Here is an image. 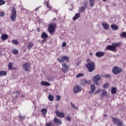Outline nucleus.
I'll return each instance as SVG.
<instances>
[{
	"label": "nucleus",
	"mask_w": 126,
	"mask_h": 126,
	"mask_svg": "<svg viewBox=\"0 0 126 126\" xmlns=\"http://www.w3.org/2000/svg\"><path fill=\"white\" fill-rule=\"evenodd\" d=\"M87 64L86 65L87 68H88L89 72H92L95 70V62H93L90 59H88L87 60Z\"/></svg>",
	"instance_id": "nucleus-1"
},
{
	"label": "nucleus",
	"mask_w": 126,
	"mask_h": 126,
	"mask_svg": "<svg viewBox=\"0 0 126 126\" xmlns=\"http://www.w3.org/2000/svg\"><path fill=\"white\" fill-rule=\"evenodd\" d=\"M112 121L113 122L114 124L116 125L117 126H124V121H121V120L116 117L112 118Z\"/></svg>",
	"instance_id": "nucleus-2"
},
{
	"label": "nucleus",
	"mask_w": 126,
	"mask_h": 126,
	"mask_svg": "<svg viewBox=\"0 0 126 126\" xmlns=\"http://www.w3.org/2000/svg\"><path fill=\"white\" fill-rule=\"evenodd\" d=\"M112 72L114 74H120L121 72H123V69L118 66H114L112 68Z\"/></svg>",
	"instance_id": "nucleus-3"
},
{
	"label": "nucleus",
	"mask_w": 126,
	"mask_h": 126,
	"mask_svg": "<svg viewBox=\"0 0 126 126\" xmlns=\"http://www.w3.org/2000/svg\"><path fill=\"white\" fill-rule=\"evenodd\" d=\"M11 21L14 22L16 19V9L14 7H12V13L10 16Z\"/></svg>",
	"instance_id": "nucleus-4"
},
{
	"label": "nucleus",
	"mask_w": 126,
	"mask_h": 126,
	"mask_svg": "<svg viewBox=\"0 0 126 126\" xmlns=\"http://www.w3.org/2000/svg\"><path fill=\"white\" fill-rule=\"evenodd\" d=\"M62 70L63 73H66L69 70V64L66 63H63L62 64Z\"/></svg>",
	"instance_id": "nucleus-5"
},
{
	"label": "nucleus",
	"mask_w": 126,
	"mask_h": 126,
	"mask_svg": "<svg viewBox=\"0 0 126 126\" xmlns=\"http://www.w3.org/2000/svg\"><path fill=\"white\" fill-rule=\"evenodd\" d=\"M55 28H57V24L55 23L50 24L49 25L48 31L49 33H54L55 32Z\"/></svg>",
	"instance_id": "nucleus-6"
},
{
	"label": "nucleus",
	"mask_w": 126,
	"mask_h": 126,
	"mask_svg": "<svg viewBox=\"0 0 126 126\" xmlns=\"http://www.w3.org/2000/svg\"><path fill=\"white\" fill-rule=\"evenodd\" d=\"M101 76H100L99 74H97L93 77V81L94 82V83L95 84V85H98L99 83H98V81H99V80H101Z\"/></svg>",
	"instance_id": "nucleus-7"
},
{
	"label": "nucleus",
	"mask_w": 126,
	"mask_h": 126,
	"mask_svg": "<svg viewBox=\"0 0 126 126\" xmlns=\"http://www.w3.org/2000/svg\"><path fill=\"white\" fill-rule=\"evenodd\" d=\"M68 60H69V57L66 56H62L61 58L57 59V61H58L60 63H63L65 61H68Z\"/></svg>",
	"instance_id": "nucleus-8"
},
{
	"label": "nucleus",
	"mask_w": 126,
	"mask_h": 126,
	"mask_svg": "<svg viewBox=\"0 0 126 126\" xmlns=\"http://www.w3.org/2000/svg\"><path fill=\"white\" fill-rule=\"evenodd\" d=\"M30 63H27L23 64L22 67L25 71H29L30 70Z\"/></svg>",
	"instance_id": "nucleus-9"
},
{
	"label": "nucleus",
	"mask_w": 126,
	"mask_h": 126,
	"mask_svg": "<svg viewBox=\"0 0 126 126\" xmlns=\"http://www.w3.org/2000/svg\"><path fill=\"white\" fill-rule=\"evenodd\" d=\"M91 84V81L86 80V79H83L80 81V84L82 86H86V84Z\"/></svg>",
	"instance_id": "nucleus-10"
},
{
	"label": "nucleus",
	"mask_w": 126,
	"mask_h": 126,
	"mask_svg": "<svg viewBox=\"0 0 126 126\" xmlns=\"http://www.w3.org/2000/svg\"><path fill=\"white\" fill-rule=\"evenodd\" d=\"M82 91V88L81 87L77 86L74 88V93H79Z\"/></svg>",
	"instance_id": "nucleus-11"
},
{
	"label": "nucleus",
	"mask_w": 126,
	"mask_h": 126,
	"mask_svg": "<svg viewBox=\"0 0 126 126\" xmlns=\"http://www.w3.org/2000/svg\"><path fill=\"white\" fill-rule=\"evenodd\" d=\"M91 90L89 92V94H90V95H93V94H94V92H95V90H96L95 85H92L91 86Z\"/></svg>",
	"instance_id": "nucleus-12"
},
{
	"label": "nucleus",
	"mask_w": 126,
	"mask_h": 126,
	"mask_svg": "<svg viewBox=\"0 0 126 126\" xmlns=\"http://www.w3.org/2000/svg\"><path fill=\"white\" fill-rule=\"evenodd\" d=\"M55 114L56 116L59 117V118H64V116H65L64 113L63 112H60L59 110H56L55 111Z\"/></svg>",
	"instance_id": "nucleus-13"
},
{
	"label": "nucleus",
	"mask_w": 126,
	"mask_h": 126,
	"mask_svg": "<svg viewBox=\"0 0 126 126\" xmlns=\"http://www.w3.org/2000/svg\"><path fill=\"white\" fill-rule=\"evenodd\" d=\"M53 123H55L57 126H60V125H62V120L55 117L53 119Z\"/></svg>",
	"instance_id": "nucleus-14"
},
{
	"label": "nucleus",
	"mask_w": 126,
	"mask_h": 126,
	"mask_svg": "<svg viewBox=\"0 0 126 126\" xmlns=\"http://www.w3.org/2000/svg\"><path fill=\"white\" fill-rule=\"evenodd\" d=\"M95 56L97 57V58H101L105 56V53L102 51L97 52L95 53Z\"/></svg>",
	"instance_id": "nucleus-15"
},
{
	"label": "nucleus",
	"mask_w": 126,
	"mask_h": 126,
	"mask_svg": "<svg viewBox=\"0 0 126 126\" xmlns=\"http://www.w3.org/2000/svg\"><path fill=\"white\" fill-rule=\"evenodd\" d=\"M107 50L112 52H116V48L112 45H108L106 46Z\"/></svg>",
	"instance_id": "nucleus-16"
},
{
	"label": "nucleus",
	"mask_w": 126,
	"mask_h": 126,
	"mask_svg": "<svg viewBox=\"0 0 126 126\" xmlns=\"http://www.w3.org/2000/svg\"><path fill=\"white\" fill-rule=\"evenodd\" d=\"M107 91L106 90H104L102 91L101 95H100V98H103L104 97H108V94H107Z\"/></svg>",
	"instance_id": "nucleus-17"
},
{
	"label": "nucleus",
	"mask_w": 126,
	"mask_h": 126,
	"mask_svg": "<svg viewBox=\"0 0 126 126\" xmlns=\"http://www.w3.org/2000/svg\"><path fill=\"white\" fill-rule=\"evenodd\" d=\"M41 84L42 85V86H51V84H50L49 82H45V81H41Z\"/></svg>",
	"instance_id": "nucleus-18"
},
{
	"label": "nucleus",
	"mask_w": 126,
	"mask_h": 126,
	"mask_svg": "<svg viewBox=\"0 0 126 126\" xmlns=\"http://www.w3.org/2000/svg\"><path fill=\"white\" fill-rule=\"evenodd\" d=\"M102 25L105 30H108V29H109V27H110V26L107 24V23L103 22L102 23Z\"/></svg>",
	"instance_id": "nucleus-19"
},
{
	"label": "nucleus",
	"mask_w": 126,
	"mask_h": 126,
	"mask_svg": "<svg viewBox=\"0 0 126 126\" xmlns=\"http://www.w3.org/2000/svg\"><path fill=\"white\" fill-rule=\"evenodd\" d=\"M8 38V35L5 34H2L1 36V39L3 41L6 40V39Z\"/></svg>",
	"instance_id": "nucleus-20"
},
{
	"label": "nucleus",
	"mask_w": 126,
	"mask_h": 126,
	"mask_svg": "<svg viewBox=\"0 0 126 126\" xmlns=\"http://www.w3.org/2000/svg\"><path fill=\"white\" fill-rule=\"evenodd\" d=\"M111 27L112 29L113 30H114V31L116 30H118V29H119V27L115 24L111 25Z\"/></svg>",
	"instance_id": "nucleus-21"
},
{
	"label": "nucleus",
	"mask_w": 126,
	"mask_h": 126,
	"mask_svg": "<svg viewBox=\"0 0 126 126\" xmlns=\"http://www.w3.org/2000/svg\"><path fill=\"white\" fill-rule=\"evenodd\" d=\"M41 38H45V39H48V34L46 33V32H44L41 34Z\"/></svg>",
	"instance_id": "nucleus-22"
},
{
	"label": "nucleus",
	"mask_w": 126,
	"mask_h": 126,
	"mask_svg": "<svg viewBox=\"0 0 126 126\" xmlns=\"http://www.w3.org/2000/svg\"><path fill=\"white\" fill-rule=\"evenodd\" d=\"M90 1V5L91 7H93L94 5L95 4V0H89Z\"/></svg>",
	"instance_id": "nucleus-23"
},
{
	"label": "nucleus",
	"mask_w": 126,
	"mask_h": 126,
	"mask_svg": "<svg viewBox=\"0 0 126 126\" xmlns=\"http://www.w3.org/2000/svg\"><path fill=\"white\" fill-rule=\"evenodd\" d=\"M6 71H0V76H5L7 74Z\"/></svg>",
	"instance_id": "nucleus-24"
},
{
	"label": "nucleus",
	"mask_w": 126,
	"mask_h": 126,
	"mask_svg": "<svg viewBox=\"0 0 126 126\" xmlns=\"http://www.w3.org/2000/svg\"><path fill=\"white\" fill-rule=\"evenodd\" d=\"M33 46H34V43H33V42H30L28 45V50H31V48Z\"/></svg>",
	"instance_id": "nucleus-25"
},
{
	"label": "nucleus",
	"mask_w": 126,
	"mask_h": 126,
	"mask_svg": "<svg viewBox=\"0 0 126 126\" xmlns=\"http://www.w3.org/2000/svg\"><path fill=\"white\" fill-rule=\"evenodd\" d=\"M79 17H80V14L77 13L73 18V20H76V19H78Z\"/></svg>",
	"instance_id": "nucleus-26"
},
{
	"label": "nucleus",
	"mask_w": 126,
	"mask_h": 126,
	"mask_svg": "<svg viewBox=\"0 0 126 126\" xmlns=\"http://www.w3.org/2000/svg\"><path fill=\"white\" fill-rule=\"evenodd\" d=\"M112 94H116L117 93V88L113 87L111 89Z\"/></svg>",
	"instance_id": "nucleus-27"
},
{
	"label": "nucleus",
	"mask_w": 126,
	"mask_h": 126,
	"mask_svg": "<svg viewBox=\"0 0 126 126\" xmlns=\"http://www.w3.org/2000/svg\"><path fill=\"white\" fill-rule=\"evenodd\" d=\"M46 126H55V124H54V122H49V123H46Z\"/></svg>",
	"instance_id": "nucleus-28"
},
{
	"label": "nucleus",
	"mask_w": 126,
	"mask_h": 126,
	"mask_svg": "<svg viewBox=\"0 0 126 126\" xmlns=\"http://www.w3.org/2000/svg\"><path fill=\"white\" fill-rule=\"evenodd\" d=\"M70 105L73 109H74L75 110H78V107L75 106V105H74L72 102L70 103Z\"/></svg>",
	"instance_id": "nucleus-29"
},
{
	"label": "nucleus",
	"mask_w": 126,
	"mask_h": 126,
	"mask_svg": "<svg viewBox=\"0 0 126 126\" xmlns=\"http://www.w3.org/2000/svg\"><path fill=\"white\" fill-rule=\"evenodd\" d=\"M48 99L49 101L52 102V101H54V96H53V95L49 94L48 95Z\"/></svg>",
	"instance_id": "nucleus-30"
},
{
	"label": "nucleus",
	"mask_w": 126,
	"mask_h": 126,
	"mask_svg": "<svg viewBox=\"0 0 126 126\" xmlns=\"http://www.w3.org/2000/svg\"><path fill=\"white\" fill-rule=\"evenodd\" d=\"M41 113L43 114V115H45L47 114V109L43 108L41 110Z\"/></svg>",
	"instance_id": "nucleus-31"
},
{
	"label": "nucleus",
	"mask_w": 126,
	"mask_h": 126,
	"mask_svg": "<svg viewBox=\"0 0 126 126\" xmlns=\"http://www.w3.org/2000/svg\"><path fill=\"white\" fill-rule=\"evenodd\" d=\"M120 37L122 38L123 37V38H126V32H123L120 34Z\"/></svg>",
	"instance_id": "nucleus-32"
},
{
	"label": "nucleus",
	"mask_w": 126,
	"mask_h": 126,
	"mask_svg": "<svg viewBox=\"0 0 126 126\" xmlns=\"http://www.w3.org/2000/svg\"><path fill=\"white\" fill-rule=\"evenodd\" d=\"M88 4V1L87 0H85L83 3V6L85 8H87V4Z\"/></svg>",
	"instance_id": "nucleus-33"
},
{
	"label": "nucleus",
	"mask_w": 126,
	"mask_h": 126,
	"mask_svg": "<svg viewBox=\"0 0 126 126\" xmlns=\"http://www.w3.org/2000/svg\"><path fill=\"white\" fill-rule=\"evenodd\" d=\"M85 8H85L84 6H81L79 10V12H83V11H85Z\"/></svg>",
	"instance_id": "nucleus-34"
},
{
	"label": "nucleus",
	"mask_w": 126,
	"mask_h": 126,
	"mask_svg": "<svg viewBox=\"0 0 126 126\" xmlns=\"http://www.w3.org/2000/svg\"><path fill=\"white\" fill-rule=\"evenodd\" d=\"M112 46H113L114 48H116L117 47H120V43H112Z\"/></svg>",
	"instance_id": "nucleus-35"
},
{
	"label": "nucleus",
	"mask_w": 126,
	"mask_h": 126,
	"mask_svg": "<svg viewBox=\"0 0 126 126\" xmlns=\"http://www.w3.org/2000/svg\"><path fill=\"white\" fill-rule=\"evenodd\" d=\"M13 64V63H9L8 65V68L10 70V69H13V68H12V65Z\"/></svg>",
	"instance_id": "nucleus-36"
},
{
	"label": "nucleus",
	"mask_w": 126,
	"mask_h": 126,
	"mask_svg": "<svg viewBox=\"0 0 126 126\" xmlns=\"http://www.w3.org/2000/svg\"><path fill=\"white\" fill-rule=\"evenodd\" d=\"M5 4V1L4 0H0V6Z\"/></svg>",
	"instance_id": "nucleus-37"
},
{
	"label": "nucleus",
	"mask_w": 126,
	"mask_h": 126,
	"mask_svg": "<svg viewBox=\"0 0 126 126\" xmlns=\"http://www.w3.org/2000/svg\"><path fill=\"white\" fill-rule=\"evenodd\" d=\"M82 76H84V74L83 73H79L76 76L77 78H79V77H82Z\"/></svg>",
	"instance_id": "nucleus-38"
},
{
	"label": "nucleus",
	"mask_w": 126,
	"mask_h": 126,
	"mask_svg": "<svg viewBox=\"0 0 126 126\" xmlns=\"http://www.w3.org/2000/svg\"><path fill=\"white\" fill-rule=\"evenodd\" d=\"M5 13H4V11H1L0 12V17H3L4 16Z\"/></svg>",
	"instance_id": "nucleus-39"
},
{
	"label": "nucleus",
	"mask_w": 126,
	"mask_h": 126,
	"mask_svg": "<svg viewBox=\"0 0 126 126\" xmlns=\"http://www.w3.org/2000/svg\"><path fill=\"white\" fill-rule=\"evenodd\" d=\"M12 43V44H14V45H18V41L17 40H13Z\"/></svg>",
	"instance_id": "nucleus-40"
},
{
	"label": "nucleus",
	"mask_w": 126,
	"mask_h": 126,
	"mask_svg": "<svg viewBox=\"0 0 126 126\" xmlns=\"http://www.w3.org/2000/svg\"><path fill=\"white\" fill-rule=\"evenodd\" d=\"M103 87V88H104L105 89H107V88L109 87V83H105Z\"/></svg>",
	"instance_id": "nucleus-41"
},
{
	"label": "nucleus",
	"mask_w": 126,
	"mask_h": 126,
	"mask_svg": "<svg viewBox=\"0 0 126 126\" xmlns=\"http://www.w3.org/2000/svg\"><path fill=\"white\" fill-rule=\"evenodd\" d=\"M13 54H14V55H17V54H18V50H16V49H13Z\"/></svg>",
	"instance_id": "nucleus-42"
},
{
	"label": "nucleus",
	"mask_w": 126,
	"mask_h": 126,
	"mask_svg": "<svg viewBox=\"0 0 126 126\" xmlns=\"http://www.w3.org/2000/svg\"><path fill=\"white\" fill-rule=\"evenodd\" d=\"M101 92V89H99L98 90H96L94 93V95H96V94H99V93Z\"/></svg>",
	"instance_id": "nucleus-43"
},
{
	"label": "nucleus",
	"mask_w": 126,
	"mask_h": 126,
	"mask_svg": "<svg viewBox=\"0 0 126 126\" xmlns=\"http://www.w3.org/2000/svg\"><path fill=\"white\" fill-rule=\"evenodd\" d=\"M105 78H111V75L110 74H107L105 76Z\"/></svg>",
	"instance_id": "nucleus-44"
},
{
	"label": "nucleus",
	"mask_w": 126,
	"mask_h": 126,
	"mask_svg": "<svg viewBox=\"0 0 126 126\" xmlns=\"http://www.w3.org/2000/svg\"><path fill=\"white\" fill-rule=\"evenodd\" d=\"M56 97H57L56 101H59L61 100V96H60L59 95H57Z\"/></svg>",
	"instance_id": "nucleus-45"
},
{
	"label": "nucleus",
	"mask_w": 126,
	"mask_h": 126,
	"mask_svg": "<svg viewBox=\"0 0 126 126\" xmlns=\"http://www.w3.org/2000/svg\"><path fill=\"white\" fill-rule=\"evenodd\" d=\"M47 8H49V10H51L52 9V7L49 4V3H47Z\"/></svg>",
	"instance_id": "nucleus-46"
},
{
	"label": "nucleus",
	"mask_w": 126,
	"mask_h": 126,
	"mask_svg": "<svg viewBox=\"0 0 126 126\" xmlns=\"http://www.w3.org/2000/svg\"><path fill=\"white\" fill-rule=\"evenodd\" d=\"M19 117H20V119H22V120H25V116H22V115L21 114H20Z\"/></svg>",
	"instance_id": "nucleus-47"
},
{
	"label": "nucleus",
	"mask_w": 126,
	"mask_h": 126,
	"mask_svg": "<svg viewBox=\"0 0 126 126\" xmlns=\"http://www.w3.org/2000/svg\"><path fill=\"white\" fill-rule=\"evenodd\" d=\"M48 81H54V79H53L52 77H48L47 78Z\"/></svg>",
	"instance_id": "nucleus-48"
},
{
	"label": "nucleus",
	"mask_w": 126,
	"mask_h": 126,
	"mask_svg": "<svg viewBox=\"0 0 126 126\" xmlns=\"http://www.w3.org/2000/svg\"><path fill=\"white\" fill-rule=\"evenodd\" d=\"M62 47H66V43L65 42H63L62 43Z\"/></svg>",
	"instance_id": "nucleus-49"
},
{
	"label": "nucleus",
	"mask_w": 126,
	"mask_h": 126,
	"mask_svg": "<svg viewBox=\"0 0 126 126\" xmlns=\"http://www.w3.org/2000/svg\"><path fill=\"white\" fill-rule=\"evenodd\" d=\"M47 41V38H44L42 40L41 42L42 43H45Z\"/></svg>",
	"instance_id": "nucleus-50"
},
{
	"label": "nucleus",
	"mask_w": 126,
	"mask_h": 126,
	"mask_svg": "<svg viewBox=\"0 0 126 126\" xmlns=\"http://www.w3.org/2000/svg\"><path fill=\"white\" fill-rule=\"evenodd\" d=\"M66 120H67V121H68L69 122H70V121H71V119H70V117H67L66 118Z\"/></svg>",
	"instance_id": "nucleus-51"
},
{
	"label": "nucleus",
	"mask_w": 126,
	"mask_h": 126,
	"mask_svg": "<svg viewBox=\"0 0 126 126\" xmlns=\"http://www.w3.org/2000/svg\"><path fill=\"white\" fill-rule=\"evenodd\" d=\"M90 55L93 56V53L92 52L90 53Z\"/></svg>",
	"instance_id": "nucleus-52"
},
{
	"label": "nucleus",
	"mask_w": 126,
	"mask_h": 126,
	"mask_svg": "<svg viewBox=\"0 0 126 126\" xmlns=\"http://www.w3.org/2000/svg\"><path fill=\"white\" fill-rule=\"evenodd\" d=\"M38 9H39V7H37V8H36L35 9V11H37V10H38Z\"/></svg>",
	"instance_id": "nucleus-53"
},
{
	"label": "nucleus",
	"mask_w": 126,
	"mask_h": 126,
	"mask_svg": "<svg viewBox=\"0 0 126 126\" xmlns=\"http://www.w3.org/2000/svg\"><path fill=\"white\" fill-rule=\"evenodd\" d=\"M107 114H104V117H105V118H106V117H107Z\"/></svg>",
	"instance_id": "nucleus-54"
},
{
	"label": "nucleus",
	"mask_w": 126,
	"mask_h": 126,
	"mask_svg": "<svg viewBox=\"0 0 126 126\" xmlns=\"http://www.w3.org/2000/svg\"><path fill=\"white\" fill-rule=\"evenodd\" d=\"M21 97H25V96L24 95H22Z\"/></svg>",
	"instance_id": "nucleus-55"
},
{
	"label": "nucleus",
	"mask_w": 126,
	"mask_h": 126,
	"mask_svg": "<svg viewBox=\"0 0 126 126\" xmlns=\"http://www.w3.org/2000/svg\"><path fill=\"white\" fill-rule=\"evenodd\" d=\"M103 1L105 2V1H106L107 0H102Z\"/></svg>",
	"instance_id": "nucleus-56"
},
{
	"label": "nucleus",
	"mask_w": 126,
	"mask_h": 126,
	"mask_svg": "<svg viewBox=\"0 0 126 126\" xmlns=\"http://www.w3.org/2000/svg\"><path fill=\"white\" fill-rule=\"evenodd\" d=\"M0 33H1V30L0 29Z\"/></svg>",
	"instance_id": "nucleus-57"
},
{
	"label": "nucleus",
	"mask_w": 126,
	"mask_h": 126,
	"mask_svg": "<svg viewBox=\"0 0 126 126\" xmlns=\"http://www.w3.org/2000/svg\"><path fill=\"white\" fill-rule=\"evenodd\" d=\"M15 98H17V95L15 96Z\"/></svg>",
	"instance_id": "nucleus-58"
},
{
	"label": "nucleus",
	"mask_w": 126,
	"mask_h": 126,
	"mask_svg": "<svg viewBox=\"0 0 126 126\" xmlns=\"http://www.w3.org/2000/svg\"><path fill=\"white\" fill-rule=\"evenodd\" d=\"M125 79H126V75L125 76Z\"/></svg>",
	"instance_id": "nucleus-59"
}]
</instances>
